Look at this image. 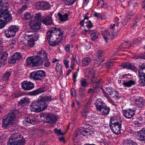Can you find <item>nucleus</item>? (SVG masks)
Instances as JSON below:
<instances>
[{
	"mask_svg": "<svg viewBox=\"0 0 145 145\" xmlns=\"http://www.w3.org/2000/svg\"><path fill=\"white\" fill-rule=\"evenodd\" d=\"M0 7L5 8H0V25L2 27L12 21V17L8 10L9 5L7 0H0Z\"/></svg>",
	"mask_w": 145,
	"mask_h": 145,
	"instance_id": "obj_1",
	"label": "nucleus"
},
{
	"mask_svg": "<svg viewBox=\"0 0 145 145\" xmlns=\"http://www.w3.org/2000/svg\"><path fill=\"white\" fill-rule=\"evenodd\" d=\"M47 55L46 51L41 50L38 52L37 55L28 57L26 60L27 64L32 67L42 65L43 59H47Z\"/></svg>",
	"mask_w": 145,
	"mask_h": 145,
	"instance_id": "obj_2",
	"label": "nucleus"
},
{
	"mask_svg": "<svg viewBox=\"0 0 145 145\" xmlns=\"http://www.w3.org/2000/svg\"><path fill=\"white\" fill-rule=\"evenodd\" d=\"M25 142V139L22 135L15 133L10 136L7 145H24Z\"/></svg>",
	"mask_w": 145,
	"mask_h": 145,
	"instance_id": "obj_3",
	"label": "nucleus"
},
{
	"mask_svg": "<svg viewBox=\"0 0 145 145\" xmlns=\"http://www.w3.org/2000/svg\"><path fill=\"white\" fill-rule=\"evenodd\" d=\"M55 33V35H58L59 38L56 39V40L52 39V38L51 40L48 41V43L51 46H56L59 43L63 42L65 38L63 37V31L60 28H54V32Z\"/></svg>",
	"mask_w": 145,
	"mask_h": 145,
	"instance_id": "obj_4",
	"label": "nucleus"
},
{
	"mask_svg": "<svg viewBox=\"0 0 145 145\" xmlns=\"http://www.w3.org/2000/svg\"><path fill=\"white\" fill-rule=\"evenodd\" d=\"M40 99H39L36 101L33 102L30 106V109L32 112H39L43 111L46 109V106L43 105Z\"/></svg>",
	"mask_w": 145,
	"mask_h": 145,
	"instance_id": "obj_5",
	"label": "nucleus"
},
{
	"mask_svg": "<svg viewBox=\"0 0 145 145\" xmlns=\"http://www.w3.org/2000/svg\"><path fill=\"white\" fill-rule=\"evenodd\" d=\"M16 122L15 114L13 113H11L3 117L2 125L3 127H5L12 125Z\"/></svg>",
	"mask_w": 145,
	"mask_h": 145,
	"instance_id": "obj_6",
	"label": "nucleus"
},
{
	"mask_svg": "<svg viewBox=\"0 0 145 145\" xmlns=\"http://www.w3.org/2000/svg\"><path fill=\"white\" fill-rule=\"evenodd\" d=\"M114 118L112 117L110 118V125L112 126L111 130L116 135H119L121 133V121L113 123Z\"/></svg>",
	"mask_w": 145,
	"mask_h": 145,
	"instance_id": "obj_7",
	"label": "nucleus"
},
{
	"mask_svg": "<svg viewBox=\"0 0 145 145\" xmlns=\"http://www.w3.org/2000/svg\"><path fill=\"white\" fill-rule=\"evenodd\" d=\"M89 18V17L85 16L80 22V24L81 26L80 29H84L82 32L83 33H85V32L89 31L93 26L91 21L88 20Z\"/></svg>",
	"mask_w": 145,
	"mask_h": 145,
	"instance_id": "obj_8",
	"label": "nucleus"
},
{
	"mask_svg": "<svg viewBox=\"0 0 145 145\" xmlns=\"http://www.w3.org/2000/svg\"><path fill=\"white\" fill-rule=\"evenodd\" d=\"M41 15L39 13L36 14L35 19L31 20L29 25L31 28L35 30H37L40 28Z\"/></svg>",
	"mask_w": 145,
	"mask_h": 145,
	"instance_id": "obj_9",
	"label": "nucleus"
},
{
	"mask_svg": "<svg viewBox=\"0 0 145 145\" xmlns=\"http://www.w3.org/2000/svg\"><path fill=\"white\" fill-rule=\"evenodd\" d=\"M46 76V73L43 70H37L30 73L29 78L34 80H41Z\"/></svg>",
	"mask_w": 145,
	"mask_h": 145,
	"instance_id": "obj_10",
	"label": "nucleus"
},
{
	"mask_svg": "<svg viewBox=\"0 0 145 145\" xmlns=\"http://www.w3.org/2000/svg\"><path fill=\"white\" fill-rule=\"evenodd\" d=\"M105 97L108 95H111L113 98L116 99H118L120 97L119 95V93L117 91H115L111 87L106 88V91L103 89H101Z\"/></svg>",
	"mask_w": 145,
	"mask_h": 145,
	"instance_id": "obj_11",
	"label": "nucleus"
},
{
	"mask_svg": "<svg viewBox=\"0 0 145 145\" xmlns=\"http://www.w3.org/2000/svg\"><path fill=\"white\" fill-rule=\"evenodd\" d=\"M138 75L140 78V84L142 86H145V65H142L140 67Z\"/></svg>",
	"mask_w": 145,
	"mask_h": 145,
	"instance_id": "obj_12",
	"label": "nucleus"
},
{
	"mask_svg": "<svg viewBox=\"0 0 145 145\" xmlns=\"http://www.w3.org/2000/svg\"><path fill=\"white\" fill-rule=\"evenodd\" d=\"M88 70L89 71L88 74L89 76H91L90 80L93 86V88H97L99 86L101 83V81L99 80L97 81V80H96V78L95 75V72L93 70L90 69H89Z\"/></svg>",
	"mask_w": 145,
	"mask_h": 145,
	"instance_id": "obj_13",
	"label": "nucleus"
},
{
	"mask_svg": "<svg viewBox=\"0 0 145 145\" xmlns=\"http://www.w3.org/2000/svg\"><path fill=\"white\" fill-rule=\"evenodd\" d=\"M74 135L76 137H78L79 135H81L86 137L87 138H88L91 136L89 131L80 129H78L76 130L74 132Z\"/></svg>",
	"mask_w": 145,
	"mask_h": 145,
	"instance_id": "obj_14",
	"label": "nucleus"
},
{
	"mask_svg": "<svg viewBox=\"0 0 145 145\" xmlns=\"http://www.w3.org/2000/svg\"><path fill=\"white\" fill-rule=\"evenodd\" d=\"M122 111L123 115L128 119L131 118L135 114V110L133 108L126 109L123 110Z\"/></svg>",
	"mask_w": 145,
	"mask_h": 145,
	"instance_id": "obj_15",
	"label": "nucleus"
},
{
	"mask_svg": "<svg viewBox=\"0 0 145 145\" xmlns=\"http://www.w3.org/2000/svg\"><path fill=\"white\" fill-rule=\"evenodd\" d=\"M117 33L115 32H109L107 30H105L103 33V36L106 42L108 41V39L114 38L117 35Z\"/></svg>",
	"mask_w": 145,
	"mask_h": 145,
	"instance_id": "obj_16",
	"label": "nucleus"
},
{
	"mask_svg": "<svg viewBox=\"0 0 145 145\" xmlns=\"http://www.w3.org/2000/svg\"><path fill=\"white\" fill-rule=\"evenodd\" d=\"M92 111L88 108L84 109L81 112L82 116L85 118L90 119L93 117Z\"/></svg>",
	"mask_w": 145,
	"mask_h": 145,
	"instance_id": "obj_17",
	"label": "nucleus"
},
{
	"mask_svg": "<svg viewBox=\"0 0 145 145\" xmlns=\"http://www.w3.org/2000/svg\"><path fill=\"white\" fill-rule=\"evenodd\" d=\"M22 88L24 90H30L33 89L34 84L30 82L24 81L21 83Z\"/></svg>",
	"mask_w": 145,
	"mask_h": 145,
	"instance_id": "obj_18",
	"label": "nucleus"
},
{
	"mask_svg": "<svg viewBox=\"0 0 145 145\" xmlns=\"http://www.w3.org/2000/svg\"><path fill=\"white\" fill-rule=\"evenodd\" d=\"M22 57L21 54L18 52H16L14 54L9 60L8 62L10 63H14L16 62L17 61L20 59Z\"/></svg>",
	"mask_w": 145,
	"mask_h": 145,
	"instance_id": "obj_19",
	"label": "nucleus"
},
{
	"mask_svg": "<svg viewBox=\"0 0 145 145\" xmlns=\"http://www.w3.org/2000/svg\"><path fill=\"white\" fill-rule=\"evenodd\" d=\"M131 75L129 76V78H125L124 80H123L122 84L125 86L129 87L131 86L134 85L135 84V80L130 79Z\"/></svg>",
	"mask_w": 145,
	"mask_h": 145,
	"instance_id": "obj_20",
	"label": "nucleus"
},
{
	"mask_svg": "<svg viewBox=\"0 0 145 145\" xmlns=\"http://www.w3.org/2000/svg\"><path fill=\"white\" fill-rule=\"evenodd\" d=\"M52 14L50 13L47 15L46 17L42 20V22L44 24L48 25H50L52 23Z\"/></svg>",
	"mask_w": 145,
	"mask_h": 145,
	"instance_id": "obj_21",
	"label": "nucleus"
},
{
	"mask_svg": "<svg viewBox=\"0 0 145 145\" xmlns=\"http://www.w3.org/2000/svg\"><path fill=\"white\" fill-rule=\"evenodd\" d=\"M104 106L101 107L99 109H98L97 110L102 114L104 115H107L108 114L110 110V108L108 106H107L105 105H104Z\"/></svg>",
	"mask_w": 145,
	"mask_h": 145,
	"instance_id": "obj_22",
	"label": "nucleus"
},
{
	"mask_svg": "<svg viewBox=\"0 0 145 145\" xmlns=\"http://www.w3.org/2000/svg\"><path fill=\"white\" fill-rule=\"evenodd\" d=\"M102 54V51L101 50H98L97 53L95 55V57H94V60L95 61V63L97 64H99L101 62V58H100L101 57V56ZM102 60H101V62L103 61H102Z\"/></svg>",
	"mask_w": 145,
	"mask_h": 145,
	"instance_id": "obj_23",
	"label": "nucleus"
},
{
	"mask_svg": "<svg viewBox=\"0 0 145 145\" xmlns=\"http://www.w3.org/2000/svg\"><path fill=\"white\" fill-rule=\"evenodd\" d=\"M46 119L50 123H54L57 120V117L54 115L48 113L46 114Z\"/></svg>",
	"mask_w": 145,
	"mask_h": 145,
	"instance_id": "obj_24",
	"label": "nucleus"
},
{
	"mask_svg": "<svg viewBox=\"0 0 145 145\" xmlns=\"http://www.w3.org/2000/svg\"><path fill=\"white\" fill-rule=\"evenodd\" d=\"M39 99H40L41 102L43 103V105H46V108L48 107V105H47L45 102L46 101H52V98L50 95L45 96H40L39 97Z\"/></svg>",
	"mask_w": 145,
	"mask_h": 145,
	"instance_id": "obj_25",
	"label": "nucleus"
},
{
	"mask_svg": "<svg viewBox=\"0 0 145 145\" xmlns=\"http://www.w3.org/2000/svg\"><path fill=\"white\" fill-rule=\"evenodd\" d=\"M95 105L97 109L98 110L102 107V106L105 105L106 104L102 101L101 99L99 98L96 100V102L95 103Z\"/></svg>",
	"mask_w": 145,
	"mask_h": 145,
	"instance_id": "obj_26",
	"label": "nucleus"
},
{
	"mask_svg": "<svg viewBox=\"0 0 145 145\" xmlns=\"http://www.w3.org/2000/svg\"><path fill=\"white\" fill-rule=\"evenodd\" d=\"M121 65L123 68L127 69L134 70L135 69L136 67L133 63H122Z\"/></svg>",
	"mask_w": 145,
	"mask_h": 145,
	"instance_id": "obj_27",
	"label": "nucleus"
},
{
	"mask_svg": "<svg viewBox=\"0 0 145 145\" xmlns=\"http://www.w3.org/2000/svg\"><path fill=\"white\" fill-rule=\"evenodd\" d=\"M30 99L27 97L22 98L20 101L18 102V105L24 106L29 103Z\"/></svg>",
	"mask_w": 145,
	"mask_h": 145,
	"instance_id": "obj_28",
	"label": "nucleus"
},
{
	"mask_svg": "<svg viewBox=\"0 0 145 145\" xmlns=\"http://www.w3.org/2000/svg\"><path fill=\"white\" fill-rule=\"evenodd\" d=\"M24 119L26 123H30L32 125L35 124L37 123V120L35 118L32 119V118H31V117L29 118L27 116H25Z\"/></svg>",
	"mask_w": 145,
	"mask_h": 145,
	"instance_id": "obj_29",
	"label": "nucleus"
},
{
	"mask_svg": "<svg viewBox=\"0 0 145 145\" xmlns=\"http://www.w3.org/2000/svg\"><path fill=\"white\" fill-rule=\"evenodd\" d=\"M142 131H137V132L136 135L137 136V138L140 141H144L145 140V134L144 135H142Z\"/></svg>",
	"mask_w": 145,
	"mask_h": 145,
	"instance_id": "obj_30",
	"label": "nucleus"
},
{
	"mask_svg": "<svg viewBox=\"0 0 145 145\" xmlns=\"http://www.w3.org/2000/svg\"><path fill=\"white\" fill-rule=\"evenodd\" d=\"M30 3L29 2H25V4L22 6V8L19 9L18 12L19 13L21 14L22 12L25 10L27 8L29 7Z\"/></svg>",
	"mask_w": 145,
	"mask_h": 145,
	"instance_id": "obj_31",
	"label": "nucleus"
},
{
	"mask_svg": "<svg viewBox=\"0 0 145 145\" xmlns=\"http://www.w3.org/2000/svg\"><path fill=\"white\" fill-rule=\"evenodd\" d=\"M8 28L12 31L14 36L15 35L16 33L18 32L19 29V27L16 25H14L9 26Z\"/></svg>",
	"mask_w": 145,
	"mask_h": 145,
	"instance_id": "obj_32",
	"label": "nucleus"
},
{
	"mask_svg": "<svg viewBox=\"0 0 145 145\" xmlns=\"http://www.w3.org/2000/svg\"><path fill=\"white\" fill-rule=\"evenodd\" d=\"M25 39L27 40V45L29 47H32L34 46L35 45V41L30 38L27 37V36H25Z\"/></svg>",
	"mask_w": 145,
	"mask_h": 145,
	"instance_id": "obj_33",
	"label": "nucleus"
},
{
	"mask_svg": "<svg viewBox=\"0 0 145 145\" xmlns=\"http://www.w3.org/2000/svg\"><path fill=\"white\" fill-rule=\"evenodd\" d=\"M91 61V59L89 57L84 58L82 60V66H86L88 65Z\"/></svg>",
	"mask_w": 145,
	"mask_h": 145,
	"instance_id": "obj_34",
	"label": "nucleus"
},
{
	"mask_svg": "<svg viewBox=\"0 0 145 145\" xmlns=\"http://www.w3.org/2000/svg\"><path fill=\"white\" fill-rule=\"evenodd\" d=\"M4 33L6 37L7 38H9L14 36L8 28V29L5 30Z\"/></svg>",
	"mask_w": 145,
	"mask_h": 145,
	"instance_id": "obj_35",
	"label": "nucleus"
},
{
	"mask_svg": "<svg viewBox=\"0 0 145 145\" xmlns=\"http://www.w3.org/2000/svg\"><path fill=\"white\" fill-rule=\"evenodd\" d=\"M43 1H37L35 5V8L38 10H42L43 9Z\"/></svg>",
	"mask_w": 145,
	"mask_h": 145,
	"instance_id": "obj_36",
	"label": "nucleus"
},
{
	"mask_svg": "<svg viewBox=\"0 0 145 145\" xmlns=\"http://www.w3.org/2000/svg\"><path fill=\"white\" fill-rule=\"evenodd\" d=\"M44 91L43 88H40L37 90H34L30 93L31 95H36L42 93Z\"/></svg>",
	"mask_w": 145,
	"mask_h": 145,
	"instance_id": "obj_37",
	"label": "nucleus"
},
{
	"mask_svg": "<svg viewBox=\"0 0 145 145\" xmlns=\"http://www.w3.org/2000/svg\"><path fill=\"white\" fill-rule=\"evenodd\" d=\"M56 69L59 74L61 75L63 72V68L62 65L59 63L56 64Z\"/></svg>",
	"mask_w": 145,
	"mask_h": 145,
	"instance_id": "obj_38",
	"label": "nucleus"
},
{
	"mask_svg": "<svg viewBox=\"0 0 145 145\" xmlns=\"http://www.w3.org/2000/svg\"><path fill=\"white\" fill-rule=\"evenodd\" d=\"M7 56L8 54L6 52L0 50V59L5 61L7 60Z\"/></svg>",
	"mask_w": 145,
	"mask_h": 145,
	"instance_id": "obj_39",
	"label": "nucleus"
},
{
	"mask_svg": "<svg viewBox=\"0 0 145 145\" xmlns=\"http://www.w3.org/2000/svg\"><path fill=\"white\" fill-rule=\"evenodd\" d=\"M58 16L60 20L62 22H65L68 19V15L67 14L62 15L60 13H59Z\"/></svg>",
	"mask_w": 145,
	"mask_h": 145,
	"instance_id": "obj_40",
	"label": "nucleus"
},
{
	"mask_svg": "<svg viewBox=\"0 0 145 145\" xmlns=\"http://www.w3.org/2000/svg\"><path fill=\"white\" fill-rule=\"evenodd\" d=\"M26 36H27V37L30 38L35 41L37 40L39 38L38 34L35 33L30 35L26 34Z\"/></svg>",
	"mask_w": 145,
	"mask_h": 145,
	"instance_id": "obj_41",
	"label": "nucleus"
},
{
	"mask_svg": "<svg viewBox=\"0 0 145 145\" xmlns=\"http://www.w3.org/2000/svg\"><path fill=\"white\" fill-rule=\"evenodd\" d=\"M131 76V74H125L122 76H120L118 80V83L119 84H120L121 83H122L123 80H121V79H125V78H129L128 77L129 76Z\"/></svg>",
	"mask_w": 145,
	"mask_h": 145,
	"instance_id": "obj_42",
	"label": "nucleus"
},
{
	"mask_svg": "<svg viewBox=\"0 0 145 145\" xmlns=\"http://www.w3.org/2000/svg\"><path fill=\"white\" fill-rule=\"evenodd\" d=\"M31 18V16L30 13L27 12H25L22 18L25 20H30Z\"/></svg>",
	"mask_w": 145,
	"mask_h": 145,
	"instance_id": "obj_43",
	"label": "nucleus"
},
{
	"mask_svg": "<svg viewBox=\"0 0 145 145\" xmlns=\"http://www.w3.org/2000/svg\"><path fill=\"white\" fill-rule=\"evenodd\" d=\"M43 9L42 10H48L50 8V6L48 3L43 1Z\"/></svg>",
	"mask_w": 145,
	"mask_h": 145,
	"instance_id": "obj_44",
	"label": "nucleus"
},
{
	"mask_svg": "<svg viewBox=\"0 0 145 145\" xmlns=\"http://www.w3.org/2000/svg\"><path fill=\"white\" fill-rule=\"evenodd\" d=\"M137 104L138 105V106L139 107H142L144 105V102L143 98L141 97H140L138 100L137 99Z\"/></svg>",
	"mask_w": 145,
	"mask_h": 145,
	"instance_id": "obj_45",
	"label": "nucleus"
},
{
	"mask_svg": "<svg viewBox=\"0 0 145 145\" xmlns=\"http://www.w3.org/2000/svg\"><path fill=\"white\" fill-rule=\"evenodd\" d=\"M55 28H54V30ZM54 31H53L50 30H49L48 32L47 35V39L48 40V41H49L50 40H51V39L52 38V33L53 32H55V33H56V32H54Z\"/></svg>",
	"mask_w": 145,
	"mask_h": 145,
	"instance_id": "obj_46",
	"label": "nucleus"
},
{
	"mask_svg": "<svg viewBox=\"0 0 145 145\" xmlns=\"http://www.w3.org/2000/svg\"><path fill=\"white\" fill-rule=\"evenodd\" d=\"M80 84L82 86L84 87L87 86L88 84L86 80L84 78H82L80 82Z\"/></svg>",
	"mask_w": 145,
	"mask_h": 145,
	"instance_id": "obj_47",
	"label": "nucleus"
},
{
	"mask_svg": "<svg viewBox=\"0 0 145 145\" xmlns=\"http://www.w3.org/2000/svg\"><path fill=\"white\" fill-rule=\"evenodd\" d=\"M10 75L11 74L10 72H7L5 73L3 77V80L5 81L8 80Z\"/></svg>",
	"mask_w": 145,
	"mask_h": 145,
	"instance_id": "obj_48",
	"label": "nucleus"
},
{
	"mask_svg": "<svg viewBox=\"0 0 145 145\" xmlns=\"http://www.w3.org/2000/svg\"><path fill=\"white\" fill-rule=\"evenodd\" d=\"M76 0H64V2L67 5H71L74 3Z\"/></svg>",
	"mask_w": 145,
	"mask_h": 145,
	"instance_id": "obj_49",
	"label": "nucleus"
},
{
	"mask_svg": "<svg viewBox=\"0 0 145 145\" xmlns=\"http://www.w3.org/2000/svg\"><path fill=\"white\" fill-rule=\"evenodd\" d=\"M43 60H44V66L46 67H49L50 65V63L48 59H44Z\"/></svg>",
	"mask_w": 145,
	"mask_h": 145,
	"instance_id": "obj_50",
	"label": "nucleus"
},
{
	"mask_svg": "<svg viewBox=\"0 0 145 145\" xmlns=\"http://www.w3.org/2000/svg\"><path fill=\"white\" fill-rule=\"evenodd\" d=\"M12 96L14 98H18L22 96V93L20 92H16L13 93L12 95Z\"/></svg>",
	"mask_w": 145,
	"mask_h": 145,
	"instance_id": "obj_51",
	"label": "nucleus"
},
{
	"mask_svg": "<svg viewBox=\"0 0 145 145\" xmlns=\"http://www.w3.org/2000/svg\"><path fill=\"white\" fill-rule=\"evenodd\" d=\"M74 63L72 62V61L71 62V70L69 69L67 71L66 73V74L67 75H69L71 73V72L74 69L73 67H74Z\"/></svg>",
	"mask_w": 145,
	"mask_h": 145,
	"instance_id": "obj_52",
	"label": "nucleus"
},
{
	"mask_svg": "<svg viewBox=\"0 0 145 145\" xmlns=\"http://www.w3.org/2000/svg\"><path fill=\"white\" fill-rule=\"evenodd\" d=\"M54 131L55 133L58 135H61L63 134V133L61 132L60 129H58L57 128H55Z\"/></svg>",
	"mask_w": 145,
	"mask_h": 145,
	"instance_id": "obj_53",
	"label": "nucleus"
},
{
	"mask_svg": "<svg viewBox=\"0 0 145 145\" xmlns=\"http://www.w3.org/2000/svg\"><path fill=\"white\" fill-rule=\"evenodd\" d=\"M113 62L112 60H110L109 61H107L105 63L106 67L107 68H108L110 66L112 65Z\"/></svg>",
	"mask_w": 145,
	"mask_h": 145,
	"instance_id": "obj_54",
	"label": "nucleus"
},
{
	"mask_svg": "<svg viewBox=\"0 0 145 145\" xmlns=\"http://www.w3.org/2000/svg\"><path fill=\"white\" fill-rule=\"evenodd\" d=\"M104 4V0H99L97 3V6L99 7H103Z\"/></svg>",
	"mask_w": 145,
	"mask_h": 145,
	"instance_id": "obj_55",
	"label": "nucleus"
},
{
	"mask_svg": "<svg viewBox=\"0 0 145 145\" xmlns=\"http://www.w3.org/2000/svg\"><path fill=\"white\" fill-rule=\"evenodd\" d=\"M98 36L97 33H94L91 34L90 35V37L91 39L94 40L97 38Z\"/></svg>",
	"mask_w": 145,
	"mask_h": 145,
	"instance_id": "obj_56",
	"label": "nucleus"
},
{
	"mask_svg": "<svg viewBox=\"0 0 145 145\" xmlns=\"http://www.w3.org/2000/svg\"><path fill=\"white\" fill-rule=\"evenodd\" d=\"M63 63L66 68L68 69L69 67V61L66 59H64L63 60Z\"/></svg>",
	"mask_w": 145,
	"mask_h": 145,
	"instance_id": "obj_57",
	"label": "nucleus"
},
{
	"mask_svg": "<svg viewBox=\"0 0 145 145\" xmlns=\"http://www.w3.org/2000/svg\"><path fill=\"white\" fill-rule=\"evenodd\" d=\"M128 134L131 135L133 133V131L130 127L127 128L126 129Z\"/></svg>",
	"mask_w": 145,
	"mask_h": 145,
	"instance_id": "obj_58",
	"label": "nucleus"
},
{
	"mask_svg": "<svg viewBox=\"0 0 145 145\" xmlns=\"http://www.w3.org/2000/svg\"><path fill=\"white\" fill-rule=\"evenodd\" d=\"M107 98V99L108 101V102L112 104L113 105H115V103L113 101V100L111 99V98L108 97H106Z\"/></svg>",
	"mask_w": 145,
	"mask_h": 145,
	"instance_id": "obj_59",
	"label": "nucleus"
},
{
	"mask_svg": "<svg viewBox=\"0 0 145 145\" xmlns=\"http://www.w3.org/2000/svg\"><path fill=\"white\" fill-rule=\"evenodd\" d=\"M70 45L67 44L65 46V50L67 52H69L70 50Z\"/></svg>",
	"mask_w": 145,
	"mask_h": 145,
	"instance_id": "obj_60",
	"label": "nucleus"
},
{
	"mask_svg": "<svg viewBox=\"0 0 145 145\" xmlns=\"http://www.w3.org/2000/svg\"><path fill=\"white\" fill-rule=\"evenodd\" d=\"M131 18V16H129L128 18L127 19H125L124 22H122V23L123 24H124L125 25H127V23L129 21Z\"/></svg>",
	"mask_w": 145,
	"mask_h": 145,
	"instance_id": "obj_61",
	"label": "nucleus"
},
{
	"mask_svg": "<svg viewBox=\"0 0 145 145\" xmlns=\"http://www.w3.org/2000/svg\"><path fill=\"white\" fill-rule=\"evenodd\" d=\"M71 94L72 96H75L76 93L75 91V90L74 89H71Z\"/></svg>",
	"mask_w": 145,
	"mask_h": 145,
	"instance_id": "obj_62",
	"label": "nucleus"
},
{
	"mask_svg": "<svg viewBox=\"0 0 145 145\" xmlns=\"http://www.w3.org/2000/svg\"><path fill=\"white\" fill-rule=\"evenodd\" d=\"M5 62V61L4 60L0 59V67L4 65Z\"/></svg>",
	"mask_w": 145,
	"mask_h": 145,
	"instance_id": "obj_63",
	"label": "nucleus"
},
{
	"mask_svg": "<svg viewBox=\"0 0 145 145\" xmlns=\"http://www.w3.org/2000/svg\"><path fill=\"white\" fill-rule=\"evenodd\" d=\"M135 125L137 127H141L142 126V125L141 123H138V122H135L134 123Z\"/></svg>",
	"mask_w": 145,
	"mask_h": 145,
	"instance_id": "obj_64",
	"label": "nucleus"
}]
</instances>
